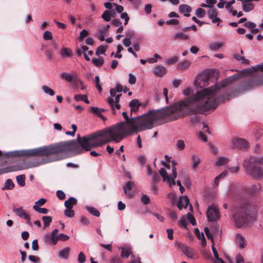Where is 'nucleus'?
<instances>
[{
	"label": "nucleus",
	"mask_w": 263,
	"mask_h": 263,
	"mask_svg": "<svg viewBox=\"0 0 263 263\" xmlns=\"http://www.w3.org/2000/svg\"><path fill=\"white\" fill-rule=\"evenodd\" d=\"M236 75L229 79L223 81L221 84H215L208 87L211 73L205 72L199 75L194 81V85L202 89L197 91L191 97L175 103L173 106L149 111L147 114L136 117L141 132L152 129L155 122L163 120L164 123L177 120L194 114H203L207 111H213L218 106L217 101L221 100L219 96L220 89L224 87L231 80L235 79Z\"/></svg>",
	"instance_id": "obj_1"
},
{
	"label": "nucleus",
	"mask_w": 263,
	"mask_h": 263,
	"mask_svg": "<svg viewBox=\"0 0 263 263\" xmlns=\"http://www.w3.org/2000/svg\"><path fill=\"white\" fill-rule=\"evenodd\" d=\"M141 132L135 118L118 123L98 132L102 145L115 141L120 142L125 137Z\"/></svg>",
	"instance_id": "obj_2"
},
{
	"label": "nucleus",
	"mask_w": 263,
	"mask_h": 263,
	"mask_svg": "<svg viewBox=\"0 0 263 263\" xmlns=\"http://www.w3.org/2000/svg\"><path fill=\"white\" fill-rule=\"evenodd\" d=\"M71 145L64 142L41 146L36 148L16 151L12 152L14 154L12 156H53L51 158L46 159L40 164H43L53 161H59L64 158L58 156L59 154L66 153V150L69 149Z\"/></svg>",
	"instance_id": "obj_3"
},
{
	"label": "nucleus",
	"mask_w": 263,
	"mask_h": 263,
	"mask_svg": "<svg viewBox=\"0 0 263 263\" xmlns=\"http://www.w3.org/2000/svg\"><path fill=\"white\" fill-rule=\"evenodd\" d=\"M78 142L75 140L64 141L70 144L69 149L66 152H71L75 155L82 154L85 151H89L92 148L101 146L102 145L100 137L98 135V132L87 137H80L78 136Z\"/></svg>",
	"instance_id": "obj_4"
},
{
	"label": "nucleus",
	"mask_w": 263,
	"mask_h": 263,
	"mask_svg": "<svg viewBox=\"0 0 263 263\" xmlns=\"http://www.w3.org/2000/svg\"><path fill=\"white\" fill-rule=\"evenodd\" d=\"M257 211L255 204L248 201H244L235 208L233 218L235 224L238 228L246 224L249 225L255 221L256 219L253 214Z\"/></svg>",
	"instance_id": "obj_5"
},
{
	"label": "nucleus",
	"mask_w": 263,
	"mask_h": 263,
	"mask_svg": "<svg viewBox=\"0 0 263 263\" xmlns=\"http://www.w3.org/2000/svg\"><path fill=\"white\" fill-rule=\"evenodd\" d=\"M243 167L246 174L253 179L260 180L263 178V169L249 159L244 160Z\"/></svg>",
	"instance_id": "obj_6"
},
{
	"label": "nucleus",
	"mask_w": 263,
	"mask_h": 263,
	"mask_svg": "<svg viewBox=\"0 0 263 263\" xmlns=\"http://www.w3.org/2000/svg\"><path fill=\"white\" fill-rule=\"evenodd\" d=\"M172 175L169 176L167 174L166 170L164 168H161L159 171V173L163 178L164 181H166L170 184V186L175 184V181L174 179L176 178L177 173V169L176 168V162L173 160L172 162Z\"/></svg>",
	"instance_id": "obj_7"
},
{
	"label": "nucleus",
	"mask_w": 263,
	"mask_h": 263,
	"mask_svg": "<svg viewBox=\"0 0 263 263\" xmlns=\"http://www.w3.org/2000/svg\"><path fill=\"white\" fill-rule=\"evenodd\" d=\"M178 248L180 249L183 254L188 258L196 259L199 258V254L197 250L194 248H190L189 246L184 245L181 242H178L176 245Z\"/></svg>",
	"instance_id": "obj_8"
},
{
	"label": "nucleus",
	"mask_w": 263,
	"mask_h": 263,
	"mask_svg": "<svg viewBox=\"0 0 263 263\" xmlns=\"http://www.w3.org/2000/svg\"><path fill=\"white\" fill-rule=\"evenodd\" d=\"M207 217L210 221H216L220 219L219 209L214 204L210 205L206 212Z\"/></svg>",
	"instance_id": "obj_9"
},
{
	"label": "nucleus",
	"mask_w": 263,
	"mask_h": 263,
	"mask_svg": "<svg viewBox=\"0 0 263 263\" xmlns=\"http://www.w3.org/2000/svg\"><path fill=\"white\" fill-rule=\"evenodd\" d=\"M250 147L249 143L242 138H234L232 140V148L239 149H247Z\"/></svg>",
	"instance_id": "obj_10"
},
{
	"label": "nucleus",
	"mask_w": 263,
	"mask_h": 263,
	"mask_svg": "<svg viewBox=\"0 0 263 263\" xmlns=\"http://www.w3.org/2000/svg\"><path fill=\"white\" fill-rule=\"evenodd\" d=\"M58 229L53 230L51 234H46L44 236V241L49 245H55L58 241Z\"/></svg>",
	"instance_id": "obj_11"
},
{
	"label": "nucleus",
	"mask_w": 263,
	"mask_h": 263,
	"mask_svg": "<svg viewBox=\"0 0 263 263\" xmlns=\"http://www.w3.org/2000/svg\"><path fill=\"white\" fill-rule=\"evenodd\" d=\"M121 96V94L116 96L115 100L112 98L111 97L107 98V102L110 106L112 112L114 114H116V110H119L121 108V106L119 104Z\"/></svg>",
	"instance_id": "obj_12"
},
{
	"label": "nucleus",
	"mask_w": 263,
	"mask_h": 263,
	"mask_svg": "<svg viewBox=\"0 0 263 263\" xmlns=\"http://www.w3.org/2000/svg\"><path fill=\"white\" fill-rule=\"evenodd\" d=\"M261 189L262 187L260 183L253 184L247 189L246 192L249 195L257 196L259 195L261 191Z\"/></svg>",
	"instance_id": "obj_13"
},
{
	"label": "nucleus",
	"mask_w": 263,
	"mask_h": 263,
	"mask_svg": "<svg viewBox=\"0 0 263 263\" xmlns=\"http://www.w3.org/2000/svg\"><path fill=\"white\" fill-rule=\"evenodd\" d=\"M28 167L24 166L23 164H17L4 168L0 170V175L9 172H15L20 170L28 168Z\"/></svg>",
	"instance_id": "obj_14"
},
{
	"label": "nucleus",
	"mask_w": 263,
	"mask_h": 263,
	"mask_svg": "<svg viewBox=\"0 0 263 263\" xmlns=\"http://www.w3.org/2000/svg\"><path fill=\"white\" fill-rule=\"evenodd\" d=\"M239 190V187L236 184L232 183L230 185L227 195L230 198H233L236 196Z\"/></svg>",
	"instance_id": "obj_15"
},
{
	"label": "nucleus",
	"mask_w": 263,
	"mask_h": 263,
	"mask_svg": "<svg viewBox=\"0 0 263 263\" xmlns=\"http://www.w3.org/2000/svg\"><path fill=\"white\" fill-rule=\"evenodd\" d=\"M153 73L154 74L159 77H163L165 74L167 72V70L166 68L161 65H156L153 69Z\"/></svg>",
	"instance_id": "obj_16"
},
{
	"label": "nucleus",
	"mask_w": 263,
	"mask_h": 263,
	"mask_svg": "<svg viewBox=\"0 0 263 263\" xmlns=\"http://www.w3.org/2000/svg\"><path fill=\"white\" fill-rule=\"evenodd\" d=\"M208 16L212 20L213 23H217L218 26L221 22V20L217 17V13L216 10L211 9L208 11Z\"/></svg>",
	"instance_id": "obj_17"
},
{
	"label": "nucleus",
	"mask_w": 263,
	"mask_h": 263,
	"mask_svg": "<svg viewBox=\"0 0 263 263\" xmlns=\"http://www.w3.org/2000/svg\"><path fill=\"white\" fill-rule=\"evenodd\" d=\"M190 202L189 199L186 196L181 197L177 203V207L181 210L183 208H186Z\"/></svg>",
	"instance_id": "obj_18"
},
{
	"label": "nucleus",
	"mask_w": 263,
	"mask_h": 263,
	"mask_svg": "<svg viewBox=\"0 0 263 263\" xmlns=\"http://www.w3.org/2000/svg\"><path fill=\"white\" fill-rule=\"evenodd\" d=\"M90 110L93 114L101 118L104 121H105L107 120V118L102 114V112L105 111V109L92 106L90 108Z\"/></svg>",
	"instance_id": "obj_19"
},
{
	"label": "nucleus",
	"mask_w": 263,
	"mask_h": 263,
	"mask_svg": "<svg viewBox=\"0 0 263 263\" xmlns=\"http://www.w3.org/2000/svg\"><path fill=\"white\" fill-rule=\"evenodd\" d=\"M179 11L185 16L189 17L190 16V13L192 11V8L188 5L181 4L179 7Z\"/></svg>",
	"instance_id": "obj_20"
},
{
	"label": "nucleus",
	"mask_w": 263,
	"mask_h": 263,
	"mask_svg": "<svg viewBox=\"0 0 263 263\" xmlns=\"http://www.w3.org/2000/svg\"><path fill=\"white\" fill-rule=\"evenodd\" d=\"M119 249L121 250V257L123 258H127L132 254L131 248L128 246H124Z\"/></svg>",
	"instance_id": "obj_21"
},
{
	"label": "nucleus",
	"mask_w": 263,
	"mask_h": 263,
	"mask_svg": "<svg viewBox=\"0 0 263 263\" xmlns=\"http://www.w3.org/2000/svg\"><path fill=\"white\" fill-rule=\"evenodd\" d=\"M12 211L17 216L20 218H24L28 215V214L23 209V207H13Z\"/></svg>",
	"instance_id": "obj_22"
},
{
	"label": "nucleus",
	"mask_w": 263,
	"mask_h": 263,
	"mask_svg": "<svg viewBox=\"0 0 263 263\" xmlns=\"http://www.w3.org/2000/svg\"><path fill=\"white\" fill-rule=\"evenodd\" d=\"M61 78L68 82H72L74 79L77 77L76 72H74L72 74L67 72H63L61 74Z\"/></svg>",
	"instance_id": "obj_23"
},
{
	"label": "nucleus",
	"mask_w": 263,
	"mask_h": 263,
	"mask_svg": "<svg viewBox=\"0 0 263 263\" xmlns=\"http://www.w3.org/2000/svg\"><path fill=\"white\" fill-rule=\"evenodd\" d=\"M134 185V183L131 181L126 183V184L123 185V190L124 193L129 197H131L133 196V194L130 192V190H132V188Z\"/></svg>",
	"instance_id": "obj_24"
},
{
	"label": "nucleus",
	"mask_w": 263,
	"mask_h": 263,
	"mask_svg": "<svg viewBox=\"0 0 263 263\" xmlns=\"http://www.w3.org/2000/svg\"><path fill=\"white\" fill-rule=\"evenodd\" d=\"M77 203V200L72 197L68 198L64 202V205L67 209H72L73 206Z\"/></svg>",
	"instance_id": "obj_25"
},
{
	"label": "nucleus",
	"mask_w": 263,
	"mask_h": 263,
	"mask_svg": "<svg viewBox=\"0 0 263 263\" xmlns=\"http://www.w3.org/2000/svg\"><path fill=\"white\" fill-rule=\"evenodd\" d=\"M189 38V36L188 35H186L184 33L182 32H177L174 34L173 36L172 37L173 40H187Z\"/></svg>",
	"instance_id": "obj_26"
},
{
	"label": "nucleus",
	"mask_w": 263,
	"mask_h": 263,
	"mask_svg": "<svg viewBox=\"0 0 263 263\" xmlns=\"http://www.w3.org/2000/svg\"><path fill=\"white\" fill-rule=\"evenodd\" d=\"M141 105V104L139 102L138 100L137 99H134L132 100L129 103V106L130 107V111L132 112L134 111L137 110L139 106Z\"/></svg>",
	"instance_id": "obj_27"
},
{
	"label": "nucleus",
	"mask_w": 263,
	"mask_h": 263,
	"mask_svg": "<svg viewBox=\"0 0 263 263\" xmlns=\"http://www.w3.org/2000/svg\"><path fill=\"white\" fill-rule=\"evenodd\" d=\"M191 160L193 168L195 169L197 168L200 163L199 157L197 155L193 154L191 156Z\"/></svg>",
	"instance_id": "obj_28"
},
{
	"label": "nucleus",
	"mask_w": 263,
	"mask_h": 263,
	"mask_svg": "<svg viewBox=\"0 0 263 263\" xmlns=\"http://www.w3.org/2000/svg\"><path fill=\"white\" fill-rule=\"evenodd\" d=\"M236 237L239 246L241 248H245L247 245L245 238L239 234H236Z\"/></svg>",
	"instance_id": "obj_29"
},
{
	"label": "nucleus",
	"mask_w": 263,
	"mask_h": 263,
	"mask_svg": "<svg viewBox=\"0 0 263 263\" xmlns=\"http://www.w3.org/2000/svg\"><path fill=\"white\" fill-rule=\"evenodd\" d=\"M69 252L70 248L69 247H66L64 248L62 250L60 251L59 253V256L61 258L66 259L68 258Z\"/></svg>",
	"instance_id": "obj_30"
},
{
	"label": "nucleus",
	"mask_w": 263,
	"mask_h": 263,
	"mask_svg": "<svg viewBox=\"0 0 263 263\" xmlns=\"http://www.w3.org/2000/svg\"><path fill=\"white\" fill-rule=\"evenodd\" d=\"M254 8V6L253 4L249 3H242V9L243 11L248 12L252 11Z\"/></svg>",
	"instance_id": "obj_31"
},
{
	"label": "nucleus",
	"mask_w": 263,
	"mask_h": 263,
	"mask_svg": "<svg viewBox=\"0 0 263 263\" xmlns=\"http://www.w3.org/2000/svg\"><path fill=\"white\" fill-rule=\"evenodd\" d=\"M190 65L191 62L187 60L179 62L178 64V69L179 70H185L190 67Z\"/></svg>",
	"instance_id": "obj_32"
},
{
	"label": "nucleus",
	"mask_w": 263,
	"mask_h": 263,
	"mask_svg": "<svg viewBox=\"0 0 263 263\" xmlns=\"http://www.w3.org/2000/svg\"><path fill=\"white\" fill-rule=\"evenodd\" d=\"M74 99L76 101H82L86 104L89 103L87 96L86 95H76L74 96Z\"/></svg>",
	"instance_id": "obj_33"
},
{
	"label": "nucleus",
	"mask_w": 263,
	"mask_h": 263,
	"mask_svg": "<svg viewBox=\"0 0 263 263\" xmlns=\"http://www.w3.org/2000/svg\"><path fill=\"white\" fill-rule=\"evenodd\" d=\"M228 171H224L218 176H217L214 179L213 185L215 187L217 186L218 185L219 180L225 177L228 175Z\"/></svg>",
	"instance_id": "obj_34"
},
{
	"label": "nucleus",
	"mask_w": 263,
	"mask_h": 263,
	"mask_svg": "<svg viewBox=\"0 0 263 263\" xmlns=\"http://www.w3.org/2000/svg\"><path fill=\"white\" fill-rule=\"evenodd\" d=\"M14 184L11 179H8L3 187L2 190H12L14 188Z\"/></svg>",
	"instance_id": "obj_35"
},
{
	"label": "nucleus",
	"mask_w": 263,
	"mask_h": 263,
	"mask_svg": "<svg viewBox=\"0 0 263 263\" xmlns=\"http://www.w3.org/2000/svg\"><path fill=\"white\" fill-rule=\"evenodd\" d=\"M101 17L106 22H109L111 20L112 13L108 10H105L102 14Z\"/></svg>",
	"instance_id": "obj_36"
},
{
	"label": "nucleus",
	"mask_w": 263,
	"mask_h": 263,
	"mask_svg": "<svg viewBox=\"0 0 263 263\" xmlns=\"http://www.w3.org/2000/svg\"><path fill=\"white\" fill-rule=\"evenodd\" d=\"M61 55L62 57H71L72 51L67 48H63L61 50Z\"/></svg>",
	"instance_id": "obj_37"
},
{
	"label": "nucleus",
	"mask_w": 263,
	"mask_h": 263,
	"mask_svg": "<svg viewBox=\"0 0 263 263\" xmlns=\"http://www.w3.org/2000/svg\"><path fill=\"white\" fill-rule=\"evenodd\" d=\"M248 159H249L250 161H252L253 162H254L255 164L258 163L263 165V156L256 157L253 156H251Z\"/></svg>",
	"instance_id": "obj_38"
},
{
	"label": "nucleus",
	"mask_w": 263,
	"mask_h": 263,
	"mask_svg": "<svg viewBox=\"0 0 263 263\" xmlns=\"http://www.w3.org/2000/svg\"><path fill=\"white\" fill-rule=\"evenodd\" d=\"M86 209L89 213H90L91 215L99 217L100 215L99 211L94 207L87 206L86 208Z\"/></svg>",
	"instance_id": "obj_39"
},
{
	"label": "nucleus",
	"mask_w": 263,
	"mask_h": 263,
	"mask_svg": "<svg viewBox=\"0 0 263 263\" xmlns=\"http://www.w3.org/2000/svg\"><path fill=\"white\" fill-rule=\"evenodd\" d=\"M104 59L103 58H93L92 62L94 65L97 67H101L104 64Z\"/></svg>",
	"instance_id": "obj_40"
},
{
	"label": "nucleus",
	"mask_w": 263,
	"mask_h": 263,
	"mask_svg": "<svg viewBox=\"0 0 263 263\" xmlns=\"http://www.w3.org/2000/svg\"><path fill=\"white\" fill-rule=\"evenodd\" d=\"M25 175H21L17 176L16 178L17 183L21 186H24L25 185Z\"/></svg>",
	"instance_id": "obj_41"
},
{
	"label": "nucleus",
	"mask_w": 263,
	"mask_h": 263,
	"mask_svg": "<svg viewBox=\"0 0 263 263\" xmlns=\"http://www.w3.org/2000/svg\"><path fill=\"white\" fill-rule=\"evenodd\" d=\"M42 89L45 93L49 95L50 96H53L55 94L53 90L46 85H43L42 86Z\"/></svg>",
	"instance_id": "obj_42"
},
{
	"label": "nucleus",
	"mask_w": 263,
	"mask_h": 263,
	"mask_svg": "<svg viewBox=\"0 0 263 263\" xmlns=\"http://www.w3.org/2000/svg\"><path fill=\"white\" fill-rule=\"evenodd\" d=\"M42 219L44 222V227L48 226L52 222V218L50 216H43Z\"/></svg>",
	"instance_id": "obj_43"
},
{
	"label": "nucleus",
	"mask_w": 263,
	"mask_h": 263,
	"mask_svg": "<svg viewBox=\"0 0 263 263\" xmlns=\"http://www.w3.org/2000/svg\"><path fill=\"white\" fill-rule=\"evenodd\" d=\"M107 47L103 46V45H100L98 47L96 51V54L97 56H99L101 54H104L106 50Z\"/></svg>",
	"instance_id": "obj_44"
},
{
	"label": "nucleus",
	"mask_w": 263,
	"mask_h": 263,
	"mask_svg": "<svg viewBox=\"0 0 263 263\" xmlns=\"http://www.w3.org/2000/svg\"><path fill=\"white\" fill-rule=\"evenodd\" d=\"M229 160L225 157H220L218 160L216 162L217 166H221L222 165L228 163Z\"/></svg>",
	"instance_id": "obj_45"
},
{
	"label": "nucleus",
	"mask_w": 263,
	"mask_h": 263,
	"mask_svg": "<svg viewBox=\"0 0 263 263\" xmlns=\"http://www.w3.org/2000/svg\"><path fill=\"white\" fill-rule=\"evenodd\" d=\"M43 37L45 41L51 40L52 39V33L49 31H45L43 33Z\"/></svg>",
	"instance_id": "obj_46"
},
{
	"label": "nucleus",
	"mask_w": 263,
	"mask_h": 263,
	"mask_svg": "<svg viewBox=\"0 0 263 263\" xmlns=\"http://www.w3.org/2000/svg\"><path fill=\"white\" fill-rule=\"evenodd\" d=\"M64 215L67 217L72 218L74 216V212L72 209H67L64 211Z\"/></svg>",
	"instance_id": "obj_47"
},
{
	"label": "nucleus",
	"mask_w": 263,
	"mask_h": 263,
	"mask_svg": "<svg viewBox=\"0 0 263 263\" xmlns=\"http://www.w3.org/2000/svg\"><path fill=\"white\" fill-rule=\"evenodd\" d=\"M205 14V11L201 8H198L196 11V14L197 17L202 18L204 17Z\"/></svg>",
	"instance_id": "obj_48"
},
{
	"label": "nucleus",
	"mask_w": 263,
	"mask_h": 263,
	"mask_svg": "<svg viewBox=\"0 0 263 263\" xmlns=\"http://www.w3.org/2000/svg\"><path fill=\"white\" fill-rule=\"evenodd\" d=\"M176 146L179 150L182 151L184 149L185 145L183 140H179L177 141Z\"/></svg>",
	"instance_id": "obj_49"
},
{
	"label": "nucleus",
	"mask_w": 263,
	"mask_h": 263,
	"mask_svg": "<svg viewBox=\"0 0 263 263\" xmlns=\"http://www.w3.org/2000/svg\"><path fill=\"white\" fill-rule=\"evenodd\" d=\"M95 82L96 83V86L97 89L100 92H102V89L101 85L100 84V78L98 76H96L95 78Z\"/></svg>",
	"instance_id": "obj_50"
},
{
	"label": "nucleus",
	"mask_w": 263,
	"mask_h": 263,
	"mask_svg": "<svg viewBox=\"0 0 263 263\" xmlns=\"http://www.w3.org/2000/svg\"><path fill=\"white\" fill-rule=\"evenodd\" d=\"M33 209L36 212L40 213H42V214H46L48 213V210L46 208H39V207H37L36 206H33Z\"/></svg>",
	"instance_id": "obj_51"
},
{
	"label": "nucleus",
	"mask_w": 263,
	"mask_h": 263,
	"mask_svg": "<svg viewBox=\"0 0 263 263\" xmlns=\"http://www.w3.org/2000/svg\"><path fill=\"white\" fill-rule=\"evenodd\" d=\"M204 232L206 234V237L208 239H210L212 242V244H213L214 242V238L212 235V234L210 233V230L208 227H205L204 228Z\"/></svg>",
	"instance_id": "obj_52"
},
{
	"label": "nucleus",
	"mask_w": 263,
	"mask_h": 263,
	"mask_svg": "<svg viewBox=\"0 0 263 263\" xmlns=\"http://www.w3.org/2000/svg\"><path fill=\"white\" fill-rule=\"evenodd\" d=\"M117 52L115 54L114 57L115 58L121 59L122 57V55L121 54H120V52L122 50H123V48L121 45H119L117 46Z\"/></svg>",
	"instance_id": "obj_53"
},
{
	"label": "nucleus",
	"mask_w": 263,
	"mask_h": 263,
	"mask_svg": "<svg viewBox=\"0 0 263 263\" xmlns=\"http://www.w3.org/2000/svg\"><path fill=\"white\" fill-rule=\"evenodd\" d=\"M86 261V257L83 252H80L78 257V261L79 263H84Z\"/></svg>",
	"instance_id": "obj_54"
},
{
	"label": "nucleus",
	"mask_w": 263,
	"mask_h": 263,
	"mask_svg": "<svg viewBox=\"0 0 263 263\" xmlns=\"http://www.w3.org/2000/svg\"><path fill=\"white\" fill-rule=\"evenodd\" d=\"M178 61V58L177 57L175 56L171 58L167 59L166 61V63L168 65L173 64L176 63Z\"/></svg>",
	"instance_id": "obj_55"
},
{
	"label": "nucleus",
	"mask_w": 263,
	"mask_h": 263,
	"mask_svg": "<svg viewBox=\"0 0 263 263\" xmlns=\"http://www.w3.org/2000/svg\"><path fill=\"white\" fill-rule=\"evenodd\" d=\"M222 46V44L220 43H212L210 45V48L211 50H216Z\"/></svg>",
	"instance_id": "obj_56"
},
{
	"label": "nucleus",
	"mask_w": 263,
	"mask_h": 263,
	"mask_svg": "<svg viewBox=\"0 0 263 263\" xmlns=\"http://www.w3.org/2000/svg\"><path fill=\"white\" fill-rule=\"evenodd\" d=\"M120 17L122 19L124 20V21H125L124 25H127L129 21V20L128 14L126 12H122L121 14Z\"/></svg>",
	"instance_id": "obj_57"
},
{
	"label": "nucleus",
	"mask_w": 263,
	"mask_h": 263,
	"mask_svg": "<svg viewBox=\"0 0 263 263\" xmlns=\"http://www.w3.org/2000/svg\"><path fill=\"white\" fill-rule=\"evenodd\" d=\"M46 200L44 198H41L37 201L35 202V204L33 206H36L37 207L41 206L43 205L46 202Z\"/></svg>",
	"instance_id": "obj_58"
},
{
	"label": "nucleus",
	"mask_w": 263,
	"mask_h": 263,
	"mask_svg": "<svg viewBox=\"0 0 263 263\" xmlns=\"http://www.w3.org/2000/svg\"><path fill=\"white\" fill-rule=\"evenodd\" d=\"M29 259L34 263H40V259L38 256L34 255H29L28 256Z\"/></svg>",
	"instance_id": "obj_59"
},
{
	"label": "nucleus",
	"mask_w": 263,
	"mask_h": 263,
	"mask_svg": "<svg viewBox=\"0 0 263 263\" xmlns=\"http://www.w3.org/2000/svg\"><path fill=\"white\" fill-rule=\"evenodd\" d=\"M141 201L144 204H147L150 202V199L148 196L144 194L141 197Z\"/></svg>",
	"instance_id": "obj_60"
},
{
	"label": "nucleus",
	"mask_w": 263,
	"mask_h": 263,
	"mask_svg": "<svg viewBox=\"0 0 263 263\" xmlns=\"http://www.w3.org/2000/svg\"><path fill=\"white\" fill-rule=\"evenodd\" d=\"M128 83L130 84H134L136 82V78L132 73H130L128 75Z\"/></svg>",
	"instance_id": "obj_61"
},
{
	"label": "nucleus",
	"mask_w": 263,
	"mask_h": 263,
	"mask_svg": "<svg viewBox=\"0 0 263 263\" xmlns=\"http://www.w3.org/2000/svg\"><path fill=\"white\" fill-rule=\"evenodd\" d=\"M56 194L60 200H63L65 198V193L61 190L57 191Z\"/></svg>",
	"instance_id": "obj_62"
},
{
	"label": "nucleus",
	"mask_w": 263,
	"mask_h": 263,
	"mask_svg": "<svg viewBox=\"0 0 263 263\" xmlns=\"http://www.w3.org/2000/svg\"><path fill=\"white\" fill-rule=\"evenodd\" d=\"M88 50V47L86 46H83L81 48L77 50V54L79 55H81L82 53L86 52L87 50Z\"/></svg>",
	"instance_id": "obj_63"
},
{
	"label": "nucleus",
	"mask_w": 263,
	"mask_h": 263,
	"mask_svg": "<svg viewBox=\"0 0 263 263\" xmlns=\"http://www.w3.org/2000/svg\"><path fill=\"white\" fill-rule=\"evenodd\" d=\"M110 262V263H121V259L119 256H116L112 257Z\"/></svg>",
	"instance_id": "obj_64"
}]
</instances>
